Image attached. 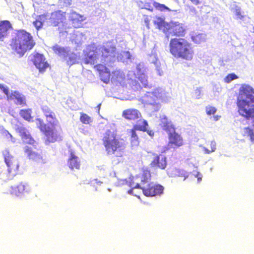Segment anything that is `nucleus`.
I'll use <instances>...</instances> for the list:
<instances>
[{
  "label": "nucleus",
  "mask_w": 254,
  "mask_h": 254,
  "mask_svg": "<svg viewBox=\"0 0 254 254\" xmlns=\"http://www.w3.org/2000/svg\"><path fill=\"white\" fill-rule=\"evenodd\" d=\"M236 105L240 116L247 120L254 119V89L243 85L239 89Z\"/></svg>",
  "instance_id": "nucleus-1"
},
{
  "label": "nucleus",
  "mask_w": 254,
  "mask_h": 254,
  "mask_svg": "<svg viewBox=\"0 0 254 254\" xmlns=\"http://www.w3.org/2000/svg\"><path fill=\"white\" fill-rule=\"evenodd\" d=\"M36 42L32 34L23 29H16L9 41V46L12 53L19 57L33 49Z\"/></svg>",
  "instance_id": "nucleus-2"
},
{
  "label": "nucleus",
  "mask_w": 254,
  "mask_h": 254,
  "mask_svg": "<svg viewBox=\"0 0 254 254\" xmlns=\"http://www.w3.org/2000/svg\"><path fill=\"white\" fill-rule=\"evenodd\" d=\"M102 143L108 155H114L116 157H122L126 148V144L123 138H121L116 129H107L103 133Z\"/></svg>",
  "instance_id": "nucleus-3"
},
{
  "label": "nucleus",
  "mask_w": 254,
  "mask_h": 254,
  "mask_svg": "<svg viewBox=\"0 0 254 254\" xmlns=\"http://www.w3.org/2000/svg\"><path fill=\"white\" fill-rule=\"evenodd\" d=\"M171 54L177 59L190 61L194 56L192 44L185 38H173L169 43Z\"/></svg>",
  "instance_id": "nucleus-4"
},
{
  "label": "nucleus",
  "mask_w": 254,
  "mask_h": 254,
  "mask_svg": "<svg viewBox=\"0 0 254 254\" xmlns=\"http://www.w3.org/2000/svg\"><path fill=\"white\" fill-rule=\"evenodd\" d=\"M46 119L50 126L45 124L42 119H37L36 121L39 124L38 127L46 136L47 142H55L60 138L62 127L55 113L48 116V118Z\"/></svg>",
  "instance_id": "nucleus-5"
},
{
  "label": "nucleus",
  "mask_w": 254,
  "mask_h": 254,
  "mask_svg": "<svg viewBox=\"0 0 254 254\" xmlns=\"http://www.w3.org/2000/svg\"><path fill=\"white\" fill-rule=\"evenodd\" d=\"M153 24L156 28L162 31L168 38L170 35L184 37L186 33V28L184 25L177 21H170L168 22L165 18L156 16Z\"/></svg>",
  "instance_id": "nucleus-6"
},
{
  "label": "nucleus",
  "mask_w": 254,
  "mask_h": 254,
  "mask_svg": "<svg viewBox=\"0 0 254 254\" xmlns=\"http://www.w3.org/2000/svg\"><path fill=\"white\" fill-rule=\"evenodd\" d=\"M132 189H140L143 193L147 197H152L160 195L163 193L164 187L159 184H155L153 182H149L141 186L139 183H136L132 186Z\"/></svg>",
  "instance_id": "nucleus-7"
},
{
  "label": "nucleus",
  "mask_w": 254,
  "mask_h": 254,
  "mask_svg": "<svg viewBox=\"0 0 254 254\" xmlns=\"http://www.w3.org/2000/svg\"><path fill=\"white\" fill-rule=\"evenodd\" d=\"M4 162L7 167V172L9 177H13L18 173L19 165L16 159L10 153L7 149L2 151Z\"/></svg>",
  "instance_id": "nucleus-8"
},
{
  "label": "nucleus",
  "mask_w": 254,
  "mask_h": 254,
  "mask_svg": "<svg viewBox=\"0 0 254 254\" xmlns=\"http://www.w3.org/2000/svg\"><path fill=\"white\" fill-rule=\"evenodd\" d=\"M148 123L144 119H140L138 121L137 124L133 126V128L130 130V143L132 146H138L139 143L138 137L136 133V130L145 131L147 130Z\"/></svg>",
  "instance_id": "nucleus-9"
},
{
  "label": "nucleus",
  "mask_w": 254,
  "mask_h": 254,
  "mask_svg": "<svg viewBox=\"0 0 254 254\" xmlns=\"http://www.w3.org/2000/svg\"><path fill=\"white\" fill-rule=\"evenodd\" d=\"M116 48L112 41H107L104 44L98 47V51L100 56L101 57V61H105L107 58H111L115 56Z\"/></svg>",
  "instance_id": "nucleus-10"
},
{
  "label": "nucleus",
  "mask_w": 254,
  "mask_h": 254,
  "mask_svg": "<svg viewBox=\"0 0 254 254\" xmlns=\"http://www.w3.org/2000/svg\"><path fill=\"white\" fill-rule=\"evenodd\" d=\"M100 57L98 47L95 45H89L84 53L83 62L85 64L94 65Z\"/></svg>",
  "instance_id": "nucleus-11"
},
{
  "label": "nucleus",
  "mask_w": 254,
  "mask_h": 254,
  "mask_svg": "<svg viewBox=\"0 0 254 254\" xmlns=\"http://www.w3.org/2000/svg\"><path fill=\"white\" fill-rule=\"evenodd\" d=\"M36 146V144H35V146H33V147L26 146L24 152L29 160L36 162H43L42 151Z\"/></svg>",
  "instance_id": "nucleus-12"
},
{
  "label": "nucleus",
  "mask_w": 254,
  "mask_h": 254,
  "mask_svg": "<svg viewBox=\"0 0 254 254\" xmlns=\"http://www.w3.org/2000/svg\"><path fill=\"white\" fill-rule=\"evenodd\" d=\"M151 154L153 157L150 164L151 167L165 169L167 165L166 156L163 154H157L154 152Z\"/></svg>",
  "instance_id": "nucleus-13"
},
{
  "label": "nucleus",
  "mask_w": 254,
  "mask_h": 254,
  "mask_svg": "<svg viewBox=\"0 0 254 254\" xmlns=\"http://www.w3.org/2000/svg\"><path fill=\"white\" fill-rule=\"evenodd\" d=\"M168 146L169 148H178L184 144L183 138L175 130L168 133Z\"/></svg>",
  "instance_id": "nucleus-14"
},
{
  "label": "nucleus",
  "mask_w": 254,
  "mask_h": 254,
  "mask_svg": "<svg viewBox=\"0 0 254 254\" xmlns=\"http://www.w3.org/2000/svg\"><path fill=\"white\" fill-rule=\"evenodd\" d=\"M32 62L40 72L43 73L49 67V64L46 61L44 56L41 54L36 53L34 55Z\"/></svg>",
  "instance_id": "nucleus-15"
},
{
  "label": "nucleus",
  "mask_w": 254,
  "mask_h": 254,
  "mask_svg": "<svg viewBox=\"0 0 254 254\" xmlns=\"http://www.w3.org/2000/svg\"><path fill=\"white\" fill-rule=\"evenodd\" d=\"M94 68L97 71L100 79L105 83H108L110 80L111 74L110 70L105 64H98L94 65Z\"/></svg>",
  "instance_id": "nucleus-16"
},
{
  "label": "nucleus",
  "mask_w": 254,
  "mask_h": 254,
  "mask_svg": "<svg viewBox=\"0 0 254 254\" xmlns=\"http://www.w3.org/2000/svg\"><path fill=\"white\" fill-rule=\"evenodd\" d=\"M151 177L150 171L148 168H143L142 174L139 176H136L132 178V183L130 184V187L132 188V186L135 184L137 182V180L139 179L140 180V185L142 186V184L144 185L147 184L150 181Z\"/></svg>",
  "instance_id": "nucleus-17"
},
{
  "label": "nucleus",
  "mask_w": 254,
  "mask_h": 254,
  "mask_svg": "<svg viewBox=\"0 0 254 254\" xmlns=\"http://www.w3.org/2000/svg\"><path fill=\"white\" fill-rule=\"evenodd\" d=\"M65 12L62 10H57L51 14L50 17L51 24L53 27H56L61 23H63L66 19Z\"/></svg>",
  "instance_id": "nucleus-18"
},
{
  "label": "nucleus",
  "mask_w": 254,
  "mask_h": 254,
  "mask_svg": "<svg viewBox=\"0 0 254 254\" xmlns=\"http://www.w3.org/2000/svg\"><path fill=\"white\" fill-rule=\"evenodd\" d=\"M28 191L29 188L27 184L23 182H20L16 185L11 186L10 193L17 196H20Z\"/></svg>",
  "instance_id": "nucleus-19"
},
{
  "label": "nucleus",
  "mask_w": 254,
  "mask_h": 254,
  "mask_svg": "<svg viewBox=\"0 0 254 254\" xmlns=\"http://www.w3.org/2000/svg\"><path fill=\"white\" fill-rule=\"evenodd\" d=\"M8 100H13L16 105L21 107L26 106V100L25 96L17 91H11L8 96Z\"/></svg>",
  "instance_id": "nucleus-20"
},
{
  "label": "nucleus",
  "mask_w": 254,
  "mask_h": 254,
  "mask_svg": "<svg viewBox=\"0 0 254 254\" xmlns=\"http://www.w3.org/2000/svg\"><path fill=\"white\" fill-rule=\"evenodd\" d=\"M122 117L127 120L135 121L141 117V114L137 109L129 108L123 111Z\"/></svg>",
  "instance_id": "nucleus-21"
},
{
  "label": "nucleus",
  "mask_w": 254,
  "mask_h": 254,
  "mask_svg": "<svg viewBox=\"0 0 254 254\" xmlns=\"http://www.w3.org/2000/svg\"><path fill=\"white\" fill-rule=\"evenodd\" d=\"M12 28V24L8 20L0 21V41H3L8 36L9 31Z\"/></svg>",
  "instance_id": "nucleus-22"
},
{
  "label": "nucleus",
  "mask_w": 254,
  "mask_h": 254,
  "mask_svg": "<svg viewBox=\"0 0 254 254\" xmlns=\"http://www.w3.org/2000/svg\"><path fill=\"white\" fill-rule=\"evenodd\" d=\"M81 162L75 152L71 151L67 160V165L72 170H79L80 167Z\"/></svg>",
  "instance_id": "nucleus-23"
},
{
  "label": "nucleus",
  "mask_w": 254,
  "mask_h": 254,
  "mask_svg": "<svg viewBox=\"0 0 254 254\" xmlns=\"http://www.w3.org/2000/svg\"><path fill=\"white\" fill-rule=\"evenodd\" d=\"M160 125L162 129L165 130L168 133L175 130L174 126L165 116H163L160 118Z\"/></svg>",
  "instance_id": "nucleus-24"
},
{
  "label": "nucleus",
  "mask_w": 254,
  "mask_h": 254,
  "mask_svg": "<svg viewBox=\"0 0 254 254\" xmlns=\"http://www.w3.org/2000/svg\"><path fill=\"white\" fill-rule=\"evenodd\" d=\"M63 59L68 65H71L76 63L77 56L69 49Z\"/></svg>",
  "instance_id": "nucleus-25"
},
{
  "label": "nucleus",
  "mask_w": 254,
  "mask_h": 254,
  "mask_svg": "<svg viewBox=\"0 0 254 254\" xmlns=\"http://www.w3.org/2000/svg\"><path fill=\"white\" fill-rule=\"evenodd\" d=\"M70 20L74 27H79L82 22L84 20L83 16L75 12H72L70 16Z\"/></svg>",
  "instance_id": "nucleus-26"
},
{
  "label": "nucleus",
  "mask_w": 254,
  "mask_h": 254,
  "mask_svg": "<svg viewBox=\"0 0 254 254\" xmlns=\"http://www.w3.org/2000/svg\"><path fill=\"white\" fill-rule=\"evenodd\" d=\"M170 176L171 177H182L183 180H185L188 177L186 172L183 170L179 169L176 168L172 169L169 172Z\"/></svg>",
  "instance_id": "nucleus-27"
},
{
  "label": "nucleus",
  "mask_w": 254,
  "mask_h": 254,
  "mask_svg": "<svg viewBox=\"0 0 254 254\" xmlns=\"http://www.w3.org/2000/svg\"><path fill=\"white\" fill-rule=\"evenodd\" d=\"M32 109L29 108L21 109L19 111L20 117L28 122L33 121V117L32 116Z\"/></svg>",
  "instance_id": "nucleus-28"
},
{
  "label": "nucleus",
  "mask_w": 254,
  "mask_h": 254,
  "mask_svg": "<svg viewBox=\"0 0 254 254\" xmlns=\"http://www.w3.org/2000/svg\"><path fill=\"white\" fill-rule=\"evenodd\" d=\"M23 142L26 144H30L35 146V144H37L36 141L32 137L30 132L27 130L24 133L20 136Z\"/></svg>",
  "instance_id": "nucleus-29"
},
{
  "label": "nucleus",
  "mask_w": 254,
  "mask_h": 254,
  "mask_svg": "<svg viewBox=\"0 0 254 254\" xmlns=\"http://www.w3.org/2000/svg\"><path fill=\"white\" fill-rule=\"evenodd\" d=\"M23 142L26 144H30L35 146V144H37L36 141L32 137L30 132L27 130L24 133L20 136Z\"/></svg>",
  "instance_id": "nucleus-30"
},
{
  "label": "nucleus",
  "mask_w": 254,
  "mask_h": 254,
  "mask_svg": "<svg viewBox=\"0 0 254 254\" xmlns=\"http://www.w3.org/2000/svg\"><path fill=\"white\" fill-rule=\"evenodd\" d=\"M54 53L59 56L64 58L69 48L64 47H61L59 45L56 44L52 47Z\"/></svg>",
  "instance_id": "nucleus-31"
},
{
  "label": "nucleus",
  "mask_w": 254,
  "mask_h": 254,
  "mask_svg": "<svg viewBox=\"0 0 254 254\" xmlns=\"http://www.w3.org/2000/svg\"><path fill=\"white\" fill-rule=\"evenodd\" d=\"M244 136H249L251 141L254 142V132L253 129L246 127L244 128Z\"/></svg>",
  "instance_id": "nucleus-32"
},
{
  "label": "nucleus",
  "mask_w": 254,
  "mask_h": 254,
  "mask_svg": "<svg viewBox=\"0 0 254 254\" xmlns=\"http://www.w3.org/2000/svg\"><path fill=\"white\" fill-rule=\"evenodd\" d=\"M153 5L157 10H158L160 11H171V9L167 6H166L165 4H161L156 1H153Z\"/></svg>",
  "instance_id": "nucleus-33"
},
{
  "label": "nucleus",
  "mask_w": 254,
  "mask_h": 254,
  "mask_svg": "<svg viewBox=\"0 0 254 254\" xmlns=\"http://www.w3.org/2000/svg\"><path fill=\"white\" fill-rule=\"evenodd\" d=\"M80 121L84 124H89L92 122L91 118L84 113H80Z\"/></svg>",
  "instance_id": "nucleus-34"
},
{
  "label": "nucleus",
  "mask_w": 254,
  "mask_h": 254,
  "mask_svg": "<svg viewBox=\"0 0 254 254\" xmlns=\"http://www.w3.org/2000/svg\"><path fill=\"white\" fill-rule=\"evenodd\" d=\"M151 97L153 99L154 101L156 100L162 99L163 98V95L161 91L158 89H154L151 93Z\"/></svg>",
  "instance_id": "nucleus-35"
},
{
  "label": "nucleus",
  "mask_w": 254,
  "mask_h": 254,
  "mask_svg": "<svg viewBox=\"0 0 254 254\" xmlns=\"http://www.w3.org/2000/svg\"><path fill=\"white\" fill-rule=\"evenodd\" d=\"M234 12H235V14L238 19L242 20L245 17L244 12L242 11L240 7L238 6H236L234 7Z\"/></svg>",
  "instance_id": "nucleus-36"
},
{
  "label": "nucleus",
  "mask_w": 254,
  "mask_h": 254,
  "mask_svg": "<svg viewBox=\"0 0 254 254\" xmlns=\"http://www.w3.org/2000/svg\"><path fill=\"white\" fill-rule=\"evenodd\" d=\"M42 111L45 116L46 118H48V116L51 115L54 112L47 106H43L42 107Z\"/></svg>",
  "instance_id": "nucleus-37"
},
{
  "label": "nucleus",
  "mask_w": 254,
  "mask_h": 254,
  "mask_svg": "<svg viewBox=\"0 0 254 254\" xmlns=\"http://www.w3.org/2000/svg\"><path fill=\"white\" fill-rule=\"evenodd\" d=\"M209 147H205L204 150L207 153L214 152L216 149V143L214 141H211L208 145Z\"/></svg>",
  "instance_id": "nucleus-38"
},
{
  "label": "nucleus",
  "mask_w": 254,
  "mask_h": 254,
  "mask_svg": "<svg viewBox=\"0 0 254 254\" xmlns=\"http://www.w3.org/2000/svg\"><path fill=\"white\" fill-rule=\"evenodd\" d=\"M238 78V76L234 73L228 74L225 78L224 80L226 83H229L231 81L236 79Z\"/></svg>",
  "instance_id": "nucleus-39"
},
{
  "label": "nucleus",
  "mask_w": 254,
  "mask_h": 254,
  "mask_svg": "<svg viewBox=\"0 0 254 254\" xmlns=\"http://www.w3.org/2000/svg\"><path fill=\"white\" fill-rule=\"evenodd\" d=\"M205 110H206V114L209 116L214 115L217 111L216 109L214 107H212V106L206 107L205 108Z\"/></svg>",
  "instance_id": "nucleus-40"
},
{
  "label": "nucleus",
  "mask_w": 254,
  "mask_h": 254,
  "mask_svg": "<svg viewBox=\"0 0 254 254\" xmlns=\"http://www.w3.org/2000/svg\"><path fill=\"white\" fill-rule=\"evenodd\" d=\"M192 40L195 43H198L202 41V37L201 34H197L193 35L191 37Z\"/></svg>",
  "instance_id": "nucleus-41"
},
{
  "label": "nucleus",
  "mask_w": 254,
  "mask_h": 254,
  "mask_svg": "<svg viewBox=\"0 0 254 254\" xmlns=\"http://www.w3.org/2000/svg\"><path fill=\"white\" fill-rule=\"evenodd\" d=\"M27 130V129L23 126H17L15 128L16 132L19 134V136L24 133Z\"/></svg>",
  "instance_id": "nucleus-42"
},
{
  "label": "nucleus",
  "mask_w": 254,
  "mask_h": 254,
  "mask_svg": "<svg viewBox=\"0 0 254 254\" xmlns=\"http://www.w3.org/2000/svg\"><path fill=\"white\" fill-rule=\"evenodd\" d=\"M33 24L37 30H39L43 26V22L39 19L35 20Z\"/></svg>",
  "instance_id": "nucleus-43"
},
{
  "label": "nucleus",
  "mask_w": 254,
  "mask_h": 254,
  "mask_svg": "<svg viewBox=\"0 0 254 254\" xmlns=\"http://www.w3.org/2000/svg\"><path fill=\"white\" fill-rule=\"evenodd\" d=\"M0 89L3 91V92L7 96V98H8V96L9 95V90L8 88L3 85L0 84Z\"/></svg>",
  "instance_id": "nucleus-44"
},
{
  "label": "nucleus",
  "mask_w": 254,
  "mask_h": 254,
  "mask_svg": "<svg viewBox=\"0 0 254 254\" xmlns=\"http://www.w3.org/2000/svg\"><path fill=\"white\" fill-rule=\"evenodd\" d=\"M144 7L146 9H147L150 11H153V7L152 6L151 4L149 2H146L144 4Z\"/></svg>",
  "instance_id": "nucleus-45"
},
{
  "label": "nucleus",
  "mask_w": 254,
  "mask_h": 254,
  "mask_svg": "<svg viewBox=\"0 0 254 254\" xmlns=\"http://www.w3.org/2000/svg\"><path fill=\"white\" fill-rule=\"evenodd\" d=\"M190 0L195 5H198L200 3L199 0Z\"/></svg>",
  "instance_id": "nucleus-46"
},
{
  "label": "nucleus",
  "mask_w": 254,
  "mask_h": 254,
  "mask_svg": "<svg viewBox=\"0 0 254 254\" xmlns=\"http://www.w3.org/2000/svg\"><path fill=\"white\" fill-rule=\"evenodd\" d=\"M196 177H197L198 182H200L202 180L201 174H200L199 173H197Z\"/></svg>",
  "instance_id": "nucleus-47"
},
{
  "label": "nucleus",
  "mask_w": 254,
  "mask_h": 254,
  "mask_svg": "<svg viewBox=\"0 0 254 254\" xmlns=\"http://www.w3.org/2000/svg\"><path fill=\"white\" fill-rule=\"evenodd\" d=\"M214 120L215 121H217V120H218V116H215V117H214Z\"/></svg>",
  "instance_id": "nucleus-48"
},
{
  "label": "nucleus",
  "mask_w": 254,
  "mask_h": 254,
  "mask_svg": "<svg viewBox=\"0 0 254 254\" xmlns=\"http://www.w3.org/2000/svg\"><path fill=\"white\" fill-rule=\"evenodd\" d=\"M132 189H131V190H128V192H129V193H131L132 192Z\"/></svg>",
  "instance_id": "nucleus-49"
},
{
  "label": "nucleus",
  "mask_w": 254,
  "mask_h": 254,
  "mask_svg": "<svg viewBox=\"0 0 254 254\" xmlns=\"http://www.w3.org/2000/svg\"><path fill=\"white\" fill-rule=\"evenodd\" d=\"M100 107V104H99L98 105V111H99Z\"/></svg>",
  "instance_id": "nucleus-50"
},
{
  "label": "nucleus",
  "mask_w": 254,
  "mask_h": 254,
  "mask_svg": "<svg viewBox=\"0 0 254 254\" xmlns=\"http://www.w3.org/2000/svg\"><path fill=\"white\" fill-rule=\"evenodd\" d=\"M253 33H254V26L253 27Z\"/></svg>",
  "instance_id": "nucleus-51"
},
{
  "label": "nucleus",
  "mask_w": 254,
  "mask_h": 254,
  "mask_svg": "<svg viewBox=\"0 0 254 254\" xmlns=\"http://www.w3.org/2000/svg\"><path fill=\"white\" fill-rule=\"evenodd\" d=\"M1 96L0 95V99H1Z\"/></svg>",
  "instance_id": "nucleus-52"
}]
</instances>
